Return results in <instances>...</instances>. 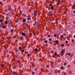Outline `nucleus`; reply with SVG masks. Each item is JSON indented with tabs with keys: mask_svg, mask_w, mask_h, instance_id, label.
I'll return each instance as SVG.
<instances>
[{
	"mask_svg": "<svg viewBox=\"0 0 75 75\" xmlns=\"http://www.w3.org/2000/svg\"><path fill=\"white\" fill-rule=\"evenodd\" d=\"M23 23H25V21H26V19L25 18L23 19Z\"/></svg>",
	"mask_w": 75,
	"mask_h": 75,
	"instance_id": "nucleus-5",
	"label": "nucleus"
},
{
	"mask_svg": "<svg viewBox=\"0 0 75 75\" xmlns=\"http://www.w3.org/2000/svg\"><path fill=\"white\" fill-rule=\"evenodd\" d=\"M1 26H0V28H1Z\"/></svg>",
	"mask_w": 75,
	"mask_h": 75,
	"instance_id": "nucleus-62",
	"label": "nucleus"
},
{
	"mask_svg": "<svg viewBox=\"0 0 75 75\" xmlns=\"http://www.w3.org/2000/svg\"><path fill=\"white\" fill-rule=\"evenodd\" d=\"M14 31V30L13 29H11V33H13V31Z\"/></svg>",
	"mask_w": 75,
	"mask_h": 75,
	"instance_id": "nucleus-11",
	"label": "nucleus"
},
{
	"mask_svg": "<svg viewBox=\"0 0 75 75\" xmlns=\"http://www.w3.org/2000/svg\"><path fill=\"white\" fill-rule=\"evenodd\" d=\"M20 38L22 41H23L24 40V38L22 37H20Z\"/></svg>",
	"mask_w": 75,
	"mask_h": 75,
	"instance_id": "nucleus-3",
	"label": "nucleus"
},
{
	"mask_svg": "<svg viewBox=\"0 0 75 75\" xmlns=\"http://www.w3.org/2000/svg\"><path fill=\"white\" fill-rule=\"evenodd\" d=\"M64 65H67V63H64Z\"/></svg>",
	"mask_w": 75,
	"mask_h": 75,
	"instance_id": "nucleus-22",
	"label": "nucleus"
},
{
	"mask_svg": "<svg viewBox=\"0 0 75 75\" xmlns=\"http://www.w3.org/2000/svg\"><path fill=\"white\" fill-rule=\"evenodd\" d=\"M47 53H48V54H49V53H50V52H47Z\"/></svg>",
	"mask_w": 75,
	"mask_h": 75,
	"instance_id": "nucleus-54",
	"label": "nucleus"
},
{
	"mask_svg": "<svg viewBox=\"0 0 75 75\" xmlns=\"http://www.w3.org/2000/svg\"><path fill=\"white\" fill-rule=\"evenodd\" d=\"M44 42H45V43H47V42H48V40H45L44 41Z\"/></svg>",
	"mask_w": 75,
	"mask_h": 75,
	"instance_id": "nucleus-13",
	"label": "nucleus"
},
{
	"mask_svg": "<svg viewBox=\"0 0 75 75\" xmlns=\"http://www.w3.org/2000/svg\"><path fill=\"white\" fill-rule=\"evenodd\" d=\"M32 75H35V72H34V71H32Z\"/></svg>",
	"mask_w": 75,
	"mask_h": 75,
	"instance_id": "nucleus-12",
	"label": "nucleus"
},
{
	"mask_svg": "<svg viewBox=\"0 0 75 75\" xmlns=\"http://www.w3.org/2000/svg\"><path fill=\"white\" fill-rule=\"evenodd\" d=\"M16 61H18V59H16Z\"/></svg>",
	"mask_w": 75,
	"mask_h": 75,
	"instance_id": "nucleus-58",
	"label": "nucleus"
},
{
	"mask_svg": "<svg viewBox=\"0 0 75 75\" xmlns=\"http://www.w3.org/2000/svg\"><path fill=\"white\" fill-rule=\"evenodd\" d=\"M73 37L74 38H75V35H74Z\"/></svg>",
	"mask_w": 75,
	"mask_h": 75,
	"instance_id": "nucleus-49",
	"label": "nucleus"
},
{
	"mask_svg": "<svg viewBox=\"0 0 75 75\" xmlns=\"http://www.w3.org/2000/svg\"><path fill=\"white\" fill-rule=\"evenodd\" d=\"M31 23V22H28V23Z\"/></svg>",
	"mask_w": 75,
	"mask_h": 75,
	"instance_id": "nucleus-57",
	"label": "nucleus"
},
{
	"mask_svg": "<svg viewBox=\"0 0 75 75\" xmlns=\"http://www.w3.org/2000/svg\"><path fill=\"white\" fill-rule=\"evenodd\" d=\"M1 66L2 67H3L4 66V64H2L1 65Z\"/></svg>",
	"mask_w": 75,
	"mask_h": 75,
	"instance_id": "nucleus-39",
	"label": "nucleus"
},
{
	"mask_svg": "<svg viewBox=\"0 0 75 75\" xmlns=\"http://www.w3.org/2000/svg\"><path fill=\"white\" fill-rule=\"evenodd\" d=\"M57 54H57V53L56 52H54V55H55V56H56Z\"/></svg>",
	"mask_w": 75,
	"mask_h": 75,
	"instance_id": "nucleus-16",
	"label": "nucleus"
},
{
	"mask_svg": "<svg viewBox=\"0 0 75 75\" xmlns=\"http://www.w3.org/2000/svg\"><path fill=\"white\" fill-rule=\"evenodd\" d=\"M65 50L64 49H62L61 50V54L62 55H64V52H65Z\"/></svg>",
	"mask_w": 75,
	"mask_h": 75,
	"instance_id": "nucleus-1",
	"label": "nucleus"
},
{
	"mask_svg": "<svg viewBox=\"0 0 75 75\" xmlns=\"http://www.w3.org/2000/svg\"><path fill=\"white\" fill-rule=\"evenodd\" d=\"M33 35H35V33H33Z\"/></svg>",
	"mask_w": 75,
	"mask_h": 75,
	"instance_id": "nucleus-59",
	"label": "nucleus"
},
{
	"mask_svg": "<svg viewBox=\"0 0 75 75\" xmlns=\"http://www.w3.org/2000/svg\"><path fill=\"white\" fill-rule=\"evenodd\" d=\"M27 56H28V57H30V55L29 54H27Z\"/></svg>",
	"mask_w": 75,
	"mask_h": 75,
	"instance_id": "nucleus-38",
	"label": "nucleus"
},
{
	"mask_svg": "<svg viewBox=\"0 0 75 75\" xmlns=\"http://www.w3.org/2000/svg\"><path fill=\"white\" fill-rule=\"evenodd\" d=\"M51 9L52 10H54V6H53V5L51 6Z\"/></svg>",
	"mask_w": 75,
	"mask_h": 75,
	"instance_id": "nucleus-2",
	"label": "nucleus"
},
{
	"mask_svg": "<svg viewBox=\"0 0 75 75\" xmlns=\"http://www.w3.org/2000/svg\"><path fill=\"white\" fill-rule=\"evenodd\" d=\"M60 37H61V38H63V37H64V36L62 35H61Z\"/></svg>",
	"mask_w": 75,
	"mask_h": 75,
	"instance_id": "nucleus-36",
	"label": "nucleus"
},
{
	"mask_svg": "<svg viewBox=\"0 0 75 75\" xmlns=\"http://www.w3.org/2000/svg\"><path fill=\"white\" fill-rule=\"evenodd\" d=\"M52 39L51 38H49V40L50 41H51V40H52Z\"/></svg>",
	"mask_w": 75,
	"mask_h": 75,
	"instance_id": "nucleus-25",
	"label": "nucleus"
},
{
	"mask_svg": "<svg viewBox=\"0 0 75 75\" xmlns=\"http://www.w3.org/2000/svg\"><path fill=\"white\" fill-rule=\"evenodd\" d=\"M50 16H54V13H51L50 14Z\"/></svg>",
	"mask_w": 75,
	"mask_h": 75,
	"instance_id": "nucleus-20",
	"label": "nucleus"
},
{
	"mask_svg": "<svg viewBox=\"0 0 75 75\" xmlns=\"http://www.w3.org/2000/svg\"><path fill=\"white\" fill-rule=\"evenodd\" d=\"M27 19H28V20H30V19H31V18L29 17V18H28Z\"/></svg>",
	"mask_w": 75,
	"mask_h": 75,
	"instance_id": "nucleus-29",
	"label": "nucleus"
},
{
	"mask_svg": "<svg viewBox=\"0 0 75 75\" xmlns=\"http://www.w3.org/2000/svg\"><path fill=\"white\" fill-rule=\"evenodd\" d=\"M49 6H52V5H49Z\"/></svg>",
	"mask_w": 75,
	"mask_h": 75,
	"instance_id": "nucleus-61",
	"label": "nucleus"
},
{
	"mask_svg": "<svg viewBox=\"0 0 75 75\" xmlns=\"http://www.w3.org/2000/svg\"><path fill=\"white\" fill-rule=\"evenodd\" d=\"M57 5L58 6H59V3L57 2Z\"/></svg>",
	"mask_w": 75,
	"mask_h": 75,
	"instance_id": "nucleus-26",
	"label": "nucleus"
},
{
	"mask_svg": "<svg viewBox=\"0 0 75 75\" xmlns=\"http://www.w3.org/2000/svg\"><path fill=\"white\" fill-rule=\"evenodd\" d=\"M60 2H61V1H60V0H59L58 2L57 3H60Z\"/></svg>",
	"mask_w": 75,
	"mask_h": 75,
	"instance_id": "nucleus-43",
	"label": "nucleus"
},
{
	"mask_svg": "<svg viewBox=\"0 0 75 75\" xmlns=\"http://www.w3.org/2000/svg\"><path fill=\"white\" fill-rule=\"evenodd\" d=\"M12 74L16 75V71H13L12 72Z\"/></svg>",
	"mask_w": 75,
	"mask_h": 75,
	"instance_id": "nucleus-6",
	"label": "nucleus"
},
{
	"mask_svg": "<svg viewBox=\"0 0 75 75\" xmlns=\"http://www.w3.org/2000/svg\"><path fill=\"white\" fill-rule=\"evenodd\" d=\"M46 67L47 68H48V67H49V65H47Z\"/></svg>",
	"mask_w": 75,
	"mask_h": 75,
	"instance_id": "nucleus-42",
	"label": "nucleus"
},
{
	"mask_svg": "<svg viewBox=\"0 0 75 75\" xmlns=\"http://www.w3.org/2000/svg\"><path fill=\"white\" fill-rule=\"evenodd\" d=\"M31 7H34V5H32Z\"/></svg>",
	"mask_w": 75,
	"mask_h": 75,
	"instance_id": "nucleus-50",
	"label": "nucleus"
},
{
	"mask_svg": "<svg viewBox=\"0 0 75 75\" xmlns=\"http://www.w3.org/2000/svg\"><path fill=\"white\" fill-rule=\"evenodd\" d=\"M73 13H75V11H73Z\"/></svg>",
	"mask_w": 75,
	"mask_h": 75,
	"instance_id": "nucleus-48",
	"label": "nucleus"
},
{
	"mask_svg": "<svg viewBox=\"0 0 75 75\" xmlns=\"http://www.w3.org/2000/svg\"><path fill=\"white\" fill-rule=\"evenodd\" d=\"M71 41H72V42H74V40L73 39H72L71 40Z\"/></svg>",
	"mask_w": 75,
	"mask_h": 75,
	"instance_id": "nucleus-44",
	"label": "nucleus"
},
{
	"mask_svg": "<svg viewBox=\"0 0 75 75\" xmlns=\"http://www.w3.org/2000/svg\"><path fill=\"white\" fill-rule=\"evenodd\" d=\"M16 59H15L14 61H16Z\"/></svg>",
	"mask_w": 75,
	"mask_h": 75,
	"instance_id": "nucleus-64",
	"label": "nucleus"
},
{
	"mask_svg": "<svg viewBox=\"0 0 75 75\" xmlns=\"http://www.w3.org/2000/svg\"><path fill=\"white\" fill-rule=\"evenodd\" d=\"M74 7H75V5H73L72 7V8H74Z\"/></svg>",
	"mask_w": 75,
	"mask_h": 75,
	"instance_id": "nucleus-27",
	"label": "nucleus"
},
{
	"mask_svg": "<svg viewBox=\"0 0 75 75\" xmlns=\"http://www.w3.org/2000/svg\"><path fill=\"white\" fill-rule=\"evenodd\" d=\"M17 22H18V21H17V20H16L15 21V23H17Z\"/></svg>",
	"mask_w": 75,
	"mask_h": 75,
	"instance_id": "nucleus-37",
	"label": "nucleus"
},
{
	"mask_svg": "<svg viewBox=\"0 0 75 75\" xmlns=\"http://www.w3.org/2000/svg\"><path fill=\"white\" fill-rule=\"evenodd\" d=\"M18 49H19V50H21V49L22 47H21V46H20L19 47H18Z\"/></svg>",
	"mask_w": 75,
	"mask_h": 75,
	"instance_id": "nucleus-21",
	"label": "nucleus"
},
{
	"mask_svg": "<svg viewBox=\"0 0 75 75\" xmlns=\"http://www.w3.org/2000/svg\"><path fill=\"white\" fill-rule=\"evenodd\" d=\"M30 47L29 46H28V48L29 49V48H30Z\"/></svg>",
	"mask_w": 75,
	"mask_h": 75,
	"instance_id": "nucleus-56",
	"label": "nucleus"
},
{
	"mask_svg": "<svg viewBox=\"0 0 75 75\" xmlns=\"http://www.w3.org/2000/svg\"><path fill=\"white\" fill-rule=\"evenodd\" d=\"M57 72H58V69H56L54 70V72L55 73H57Z\"/></svg>",
	"mask_w": 75,
	"mask_h": 75,
	"instance_id": "nucleus-8",
	"label": "nucleus"
},
{
	"mask_svg": "<svg viewBox=\"0 0 75 75\" xmlns=\"http://www.w3.org/2000/svg\"><path fill=\"white\" fill-rule=\"evenodd\" d=\"M60 69H64V67H61L60 68Z\"/></svg>",
	"mask_w": 75,
	"mask_h": 75,
	"instance_id": "nucleus-31",
	"label": "nucleus"
},
{
	"mask_svg": "<svg viewBox=\"0 0 75 75\" xmlns=\"http://www.w3.org/2000/svg\"><path fill=\"white\" fill-rule=\"evenodd\" d=\"M54 37H55L57 36V35H56V34H54Z\"/></svg>",
	"mask_w": 75,
	"mask_h": 75,
	"instance_id": "nucleus-28",
	"label": "nucleus"
},
{
	"mask_svg": "<svg viewBox=\"0 0 75 75\" xmlns=\"http://www.w3.org/2000/svg\"><path fill=\"white\" fill-rule=\"evenodd\" d=\"M65 42H66V43L67 44V43H68V41H65Z\"/></svg>",
	"mask_w": 75,
	"mask_h": 75,
	"instance_id": "nucleus-35",
	"label": "nucleus"
},
{
	"mask_svg": "<svg viewBox=\"0 0 75 75\" xmlns=\"http://www.w3.org/2000/svg\"><path fill=\"white\" fill-rule=\"evenodd\" d=\"M56 44H58V40H57L56 41Z\"/></svg>",
	"mask_w": 75,
	"mask_h": 75,
	"instance_id": "nucleus-18",
	"label": "nucleus"
},
{
	"mask_svg": "<svg viewBox=\"0 0 75 75\" xmlns=\"http://www.w3.org/2000/svg\"><path fill=\"white\" fill-rule=\"evenodd\" d=\"M61 47H64V44L61 45Z\"/></svg>",
	"mask_w": 75,
	"mask_h": 75,
	"instance_id": "nucleus-17",
	"label": "nucleus"
},
{
	"mask_svg": "<svg viewBox=\"0 0 75 75\" xmlns=\"http://www.w3.org/2000/svg\"><path fill=\"white\" fill-rule=\"evenodd\" d=\"M37 13V11H34V13Z\"/></svg>",
	"mask_w": 75,
	"mask_h": 75,
	"instance_id": "nucleus-41",
	"label": "nucleus"
},
{
	"mask_svg": "<svg viewBox=\"0 0 75 75\" xmlns=\"http://www.w3.org/2000/svg\"><path fill=\"white\" fill-rule=\"evenodd\" d=\"M21 52H24V50H22Z\"/></svg>",
	"mask_w": 75,
	"mask_h": 75,
	"instance_id": "nucleus-34",
	"label": "nucleus"
},
{
	"mask_svg": "<svg viewBox=\"0 0 75 75\" xmlns=\"http://www.w3.org/2000/svg\"><path fill=\"white\" fill-rule=\"evenodd\" d=\"M64 14H66V13H65V12H64Z\"/></svg>",
	"mask_w": 75,
	"mask_h": 75,
	"instance_id": "nucleus-53",
	"label": "nucleus"
},
{
	"mask_svg": "<svg viewBox=\"0 0 75 75\" xmlns=\"http://www.w3.org/2000/svg\"><path fill=\"white\" fill-rule=\"evenodd\" d=\"M74 64H75V60L74 61Z\"/></svg>",
	"mask_w": 75,
	"mask_h": 75,
	"instance_id": "nucleus-60",
	"label": "nucleus"
},
{
	"mask_svg": "<svg viewBox=\"0 0 75 75\" xmlns=\"http://www.w3.org/2000/svg\"><path fill=\"white\" fill-rule=\"evenodd\" d=\"M23 16H24V17H26L27 15L23 13L22 14Z\"/></svg>",
	"mask_w": 75,
	"mask_h": 75,
	"instance_id": "nucleus-9",
	"label": "nucleus"
},
{
	"mask_svg": "<svg viewBox=\"0 0 75 75\" xmlns=\"http://www.w3.org/2000/svg\"><path fill=\"white\" fill-rule=\"evenodd\" d=\"M25 35V34L24 33H22V36H24V35Z\"/></svg>",
	"mask_w": 75,
	"mask_h": 75,
	"instance_id": "nucleus-10",
	"label": "nucleus"
},
{
	"mask_svg": "<svg viewBox=\"0 0 75 75\" xmlns=\"http://www.w3.org/2000/svg\"><path fill=\"white\" fill-rule=\"evenodd\" d=\"M38 50L37 48H36L35 49V52H37V51H38Z\"/></svg>",
	"mask_w": 75,
	"mask_h": 75,
	"instance_id": "nucleus-7",
	"label": "nucleus"
},
{
	"mask_svg": "<svg viewBox=\"0 0 75 75\" xmlns=\"http://www.w3.org/2000/svg\"><path fill=\"white\" fill-rule=\"evenodd\" d=\"M3 28H6V26H4L2 27Z\"/></svg>",
	"mask_w": 75,
	"mask_h": 75,
	"instance_id": "nucleus-23",
	"label": "nucleus"
},
{
	"mask_svg": "<svg viewBox=\"0 0 75 75\" xmlns=\"http://www.w3.org/2000/svg\"><path fill=\"white\" fill-rule=\"evenodd\" d=\"M51 42H52L53 43H54V42H55V41L54 40H53L52 41V42L51 41Z\"/></svg>",
	"mask_w": 75,
	"mask_h": 75,
	"instance_id": "nucleus-19",
	"label": "nucleus"
},
{
	"mask_svg": "<svg viewBox=\"0 0 75 75\" xmlns=\"http://www.w3.org/2000/svg\"><path fill=\"white\" fill-rule=\"evenodd\" d=\"M3 21H4V19H0V23H1Z\"/></svg>",
	"mask_w": 75,
	"mask_h": 75,
	"instance_id": "nucleus-4",
	"label": "nucleus"
},
{
	"mask_svg": "<svg viewBox=\"0 0 75 75\" xmlns=\"http://www.w3.org/2000/svg\"><path fill=\"white\" fill-rule=\"evenodd\" d=\"M33 15L34 16H37V14H36V13H33Z\"/></svg>",
	"mask_w": 75,
	"mask_h": 75,
	"instance_id": "nucleus-24",
	"label": "nucleus"
},
{
	"mask_svg": "<svg viewBox=\"0 0 75 75\" xmlns=\"http://www.w3.org/2000/svg\"><path fill=\"white\" fill-rule=\"evenodd\" d=\"M71 54L70 53H69L68 54V55H69V56H70V55H71Z\"/></svg>",
	"mask_w": 75,
	"mask_h": 75,
	"instance_id": "nucleus-40",
	"label": "nucleus"
},
{
	"mask_svg": "<svg viewBox=\"0 0 75 75\" xmlns=\"http://www.w3.org/2000/svg\"><path fill=\"white\" fill-rule=\"evenodd\" d=\"M69 73H70V74H72V73L71 72V70H70L69 71Z\"/></svg>",
	"mask_w": 75,
	"mask_h": 75,
	"instance_id": "nucleus-32",
	"label": "nucleus"
},
{
	"mask_svg": "<svg viewBox=\"0 0 75 75\" xmlns=\"http://www.w3.org/2000/svg\"><path fill=\"white\" fill-rule=\"evenodd\" d=\"M67 39H68V38H69V37L67 36Z\"/></svg>",
	"mask_w": 75,
	"mask_h": 75,
	"instance_id": "nucleus-51",
	"label": "nucleus"
},
{
	"mask_svg": "<svg viewBox=\"0 0 75 75\" xmlns=\"http://www.w3.org/2000/svg\"><path fill=\"white\" fill-rule=\"evenodd\" d=\"M48 37H51V35H48Z\"/></svg>",
	"mask_w": 75,
	"mask_h": 75,
	"instance_id": "nucleus-45",
	"label": "nucleus"
},
{
	"mask_svg": "<svg viewBox=\"0 0 75 75\" xmlns=\"http://www.w3.org/2000/svg\"><path fill=\"white\" fill-rule=\"evenodd\" d=\"M50 8L49 9V8H48V9H49V10H50Z\"/></svg>",
	"mask_w": 75,
	"mask_h": 75,
	"instance_id": "nucleus-63",
	"label": "nucleus"
},
{
	"mask_svg": "<svg viewBox=\"0 0 75 75\" xmlns=\"http://www.w3.org/2000/svg\"><path fill=\"white\" fill-rule=\"evenodd\" d=\"M16 68V67H12V69H15Z\"/></svg>",
	"mask_w": 75,
	"mask_h": 75,
	"instance_id": "nucleus-14",
	"label": "nucleus"
},
{
	"mask_svg": "<svg viewBox=\"0 0 75 75\" xmlns=\"http://www.w3.org/2000/svg\"><path fill=\"white\" fill-rule=\"evenodd\" d=\"M4 23H5V24H8V23H7V21H5Z\"/></svg>",
	"mask_w": 75,
	"mask_h": 75,
	"instance_id": "nucleus-15",
	"label": "nucleus"
},
{
	"mask_svg": "<svg viewBox=\"0 0 75 75\" xmlns=\"http://www.w3.org/2000/svg\"><path fill=\"white\" fill-rule=\"evenodd\" d=\"M6 38H7V39H8V38H9V37L8 36H7L6 37Z\"/></svg>",
	"mask_w": 75,
	"mask_h": 75,
	"instance_id": "nucleus-47",
	"label": "nucleus"
},
{
	"mask_svg": "<svg viewBox=\"0 0 75 75\" xmlns=\"http://www.w3.org/2000/svg\"><path fill=\"white\" fill-rule=\"evenodd\" d=\"M29 34H30V36H32V34H31V33H29Z\"/></svg>",
	"mask_w": 75,
	"mask_h": 75,
	"instance_id": "nucleus-33",
	"label": "nucleus"
},
{
	"mask_svg": "<svg viewBox=\"0 0 75 75\" xmlns=\"http://www.w3.org/2000/svg\"><path fill=\"white\" fill-rule=\"evenodd\" d=\"M46 45H47V46L48 45V44H46Z\"/></svg>",
	"mask_w": 75,
	"mask_h": 75,
	"instance_id": "nucleus-55",
	"label": "nucleus"
},
{
	"mask_svg": "<svg viewBox=\"0 0 75 75\" xmlns=\"http://www.w3.org/2000/svg\"><path fill=\"white\" fill-rule=\"evenodd\" d=\"M18 15H16V16L18 17Z\"/></svg>",
	"mask_w": 75,
	"mask_h": 75,
	"instance_id": "nucleus-52",
	"label": "nucleus"
},
{
	"mask_svg": "<svg viewBox=\"0 0 75 75\" xmlns=\"http://www.w3.org/2000/svg\"><path fill=\"white\" fill-rule=\"evenodd\" d=\"M2 3V2L1 1L0 2V5H1V4Z\"/></svg>",
	"mask_w": 75,
	"mask_h": 75,
	"instance_id": "nucleus-46",
	"label": "nucleus"
},
{
	"mask_svg": "<svg viewBox=\"0 0 75 75\" xmlns=\"http://www.w3.org/2000/svg\"><path fill=\"white\" fill-rule=\"evenodd\" d=\"M18 57V56L16 55L15 57L16 58V59H17V58Z\"/></svg>",
	"mask_w": 75,
	"mask_h": 75,
	"instance_id": "nucleus-30",
	"label": "nucleus"
}]
</instances>
